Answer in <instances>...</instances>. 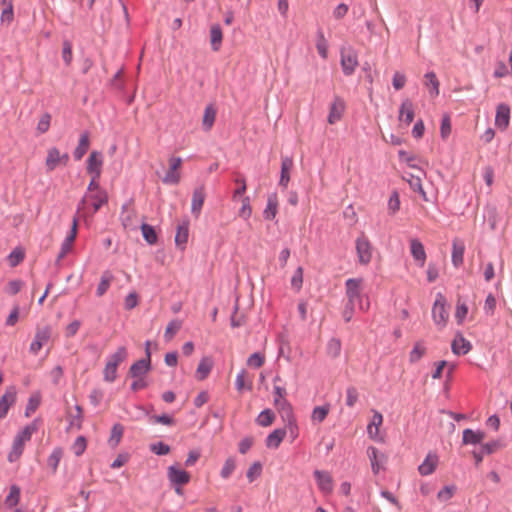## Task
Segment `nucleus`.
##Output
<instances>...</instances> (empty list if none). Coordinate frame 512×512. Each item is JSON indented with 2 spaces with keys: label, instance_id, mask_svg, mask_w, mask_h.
Here are the masks:
<instances>
[{
  "label": "nucleus",
  "instance_id": "1",
  "mask_svg": "<svg viewBox=\"0 0 512 512\" xmlns=\"http://www.w3.org/2000/svg\"><path fill=\"white\" fill-rule=\"evenodd\" d=\"M345 295L347 303L343 311V318L349 322L357 307L360 311L366 312L370 308L369 296L364 293L363 278H349L345 281Z\"/></svg>",
  "mask_w": 512,
  "mask_h": 512
},
{
  "label": "nucleus",
  "instance_id": "2",
  "mask_svg": "<svg viewBox=\"0 0 512 512\" xmlns=\"http://www.w3.org/2000/svg\"><path fill=\"white\" fill-rule=\"evenodd\" d=\"M37 431L35 422L23 428L14 438L12 449L8 455V460L14 462L20 458L26 442L30 441L32 435Z\"/></svg>",
  "mask_w": 512,
  "mask_h": 512
},
{
  "label": "nucleus",
  "instance_id": "3",
  "mask_svg": "<svg viewBox=\"0 0 512 512\" xmlns=\"http://www.w3.org/2000/svg\"><path fill=\"white\" fill-rule=\"evenodd\" d=\"M108 202V195L106 191H96L92 194H85L82 198L79 206H78V213H82L83 216L89 213V210L86 208L87 203H91L92 205V211L91 214L93 215L96 213L103 205L107 204Z\"/></svg>",
  "mask_w": 512,
  "mask_h": 512
},
{
  "label": "nucleus",
  "instance_id": "4",
  "mask_svg": "<svg viewBox=\"0 0 512 512\" xmlns=\"http://www.w3.org/2000/svg\"><path fill=\"white\" fill-rule=\"evenodd\" d=\"M446 306V298L441 293H438L432 307V318L434 323L440 328L445 327L449 319V311Z\"/></svg>",
  "mask_w": 512,
  "mask_h": 512
},
{
  "label": "nucleus",
  "instance_id": "5",
  "mask_svg": "<svg viewBox=\"0 0 512 512\" xmlns=\"http://www.w3.org/2000/svg\"><path fill=\"white\" fill-rule=\"evenodd\" d=\"M169 168L163 177L162 181L164 184L177 185L181 180V166L182 159L180 157L171 156L168 159Z\"/></svg>",
  "mask_w": 512,
  "mask_h": 512
},
{
  "label": "nucleus",
  "instance_id": "6",
  "mask_svg": "<svg viewBox=\"0 0 512 512\" xmlns=\"http://www.w3.org/2000/svg\"><path fill=\"white\" fill-rule=\"evenodd\" d=\"M69 162V155L67 153H61L56 147L48 149L47 156L45 159V166L47 171L51 172L58 166H66Z\"/></svg>",
  "mask_w": 512,
  "mask_h": 512
},
{
  "label": "nucleus",
  "instance_id": "7",
  "mask_svg": "<svg viewBox=\"0 0 512 512\" xmlns=\"http://www.w3.org/2000/svg\"><path fill=\"white\" fill-rule=\"evenodd\" d=\"M358 56L351 49L341 50V67L346 76L352 75L358 67Z\"/></svg>",
  "mask_w": 512,
  "mask_h": 512
},
{
  "label": "nucleus",
  "instance_id": "8",
  "mask_svg": "<svg viewBox=\"0 0 512 512\" xmlns=\"http://www.w3.org/2000/svg\"><path fill=\"white\" fill-rule=\"evenodd\" d=\"M356 252L358 262L361 265H368L372 260V246L370 241L365 237H358L356 240Z\"/></svg>",
  "mask_w": 512,
  "mask_h": 512
},
{
  "label": "nucleus",
  "instance_id": "9",
  "mask_svg": "<svg viewBox=\"0 0 512 512\" xmlns=\"http://www.w3.org/2000/svg\"><path fill=\"white\" fill-rule=\"evenodd\" d=\"M313 474L319 490L325 495L331 494L334 489V482L331 474L322 470H315Z\"/></svg>",
  "mask_w": 512,
  "mask_h": 512
},
{
  "label": "nucleus",
  "instance_id": "10",
  "mask_svg": "<svg viewBox=\"0 0 512 512\" xmlns=\"http://www.w3.org/2000/svg\"><path fill=\"white\" fill-rule=\"evenodd\" d=\"M415 109L413 102L406 98L402 101L399 107L398 121L400 125H405V127L409 126L414 120Z\"/></svg>",
  "mask_w": 512,
  "mask_h": 512
},
{
  "label": "nucleus",
  "instance_id": "11",
  "mask_svg": "<svg viewBox=\"0 0 512 512\" xmlns=\"http://www.w3.org/2000/svg\"><path fill=\"white\" fill-rule=\"evenodd\" d=\"M51 333L52 332L50 327L38 329L35 334V338L30 345V351L33 354H37L42 349V347H44L49 342Z\"/></svg>",
  "mask_w": 512,
  "mask_h": 512
},
{
  "label": "nucleus",
  "instance_id": "12",
  "mask_svg": "<svg viewBox=\"0 0 512 512\" xmlns=\"http://www.w3.org/2000/svg\"><path fill=\"white\" fill-rule=\"evenodd\" d=\"M383 424V416L380 412L374 411L372 419L367 426L368 436L375 441H383V437L380 435V427Z\"/></svg>",
  "mask_w": 512,
  "mask_h": 512
},
{
  "label": "nucleus",
  "instance_id": "13",
  "mask_svg": "<svg viewBox=\"0 0 512 512\" xmlns=\"http://www.w3.org/2000/svg\"><path fill=\"white\" fill-rule=\"evenodd\" d=\"M103 156L99 151H92L87 159V172L95 177L101 176Z\"/></svg>",
  "mask_w": 512,
  "mask_h": 512
},
{
  "label": "nucleus",
  "instance_id": "14",
  "mask_svg": "<svg viewBox=\"0 0 512 512\" xmlns=\"http://www.w3.org/2000/svg\"><path fill=\"white\" fill-rule=\"evenodd\" d=\"M206 198V191L203 185L197 187L193 191L192 200H191V212L192 214L198 218L201 214L202 207L204 205V201Z\"/></svg>",
  "mask_w": 512,
  "mask_h": 512
},
{
  "label": "nucleus",
  "instance_id": "15",
  "mask_svg": "<svg viewBox=\"0 0 512 512\" xmlns=\"http://www.w3.org/2000/svg\"><path fill=\"white\" fill-rule=\"evenodd\" d=\"M17 392L15 387H9L6 389L5 393L0 399V419H3L10 407H12L16 402Z\"/></svg>",
  "mask_w": 512,
  "mask_h": 512
},
{
  "label": "nucleus",
  "instance_id": "16",
  "mask_svg": "<svg viewBox=\"0 0 512 512\" xmlns=\"http://www.w3.org/2000/svg\"><path fill=\"white\" fill-rule=\"evenodd\" d=\"M148 350L149 342L146 344ZM150 370V353L147 351V358L135 362L129 369V375L133 378L143 377Z\"/></svg>",
  "mask_w": 512,
  "mask_h": 512
},
{
  "label": "nucleus",
  "instance_id": "17",
  "mask_svg": "<svg viewBox=\"0 0 512 512\" xmlns=\"http://www.w3.org/2000/svg\"><path fill=\"white\" fill-rule=\"evenodd\" d=\"M345 108V102L341 98L336 97L330 106L327 118L328 123L333 125L339 122L344 114Z\"/></svg>",
  "mask_w": 512,
  "mask_h": 512
},
{
  "label": "nucleus",
  "instance_id": "18",
  "mask_svg": "<svg viewBox=\"0 0 512 512\" xmlns=\"http://www.w3.org/2000/svg\"><path fill=\"white\" fill-rule=\"evenodd\" d=\"M510 108L506 104H499L496 108L495 126L504 131L509 126Z\"/></svg>",
  "mask_w": 512,
  "mask_h": 512
},
{
  "label": "nucleus",
  "instance_id": "19",
  "mask_svg": "<svg viewBox=\"0 0 512 512\" xmlns=\"http://www.w3.org/2000/svg\"><path fill=\"white\" fill-rule=\"evenodd\" d=\"M167 476L170 482L175 485H185L190 481V474L175 466L168 467Z\"/></svg>",
  "mask_w": 512,
  "mask_h": 512
},
{
  "label": "nucleus",
  "instance_id": "20",
  "mask_svg": "<svg viewBox=\"0 0 512 512\" xmlns=\"http://www.w3.org/2000/svg\"><path fill=\"white\" fill-rule=\"evenodd\" d=\"M439 463V458L435 453H428L424 461L418 467L421 475L427 476L432 474Z\"/></svg>",
  "mask_w": 512,
  "mask_h": 512
},
{
  "label": "nucleus",
  "instance_id": "21",
  "mask_svg": "<svg viewBox=\"0 0 512 512\" xmlns=\"http://www.w3.org/2000/svg\"><path fill=\"white\" fill-rule=\"evenodd\" d=\"M213 365H214V363H213V360L211 357H209V356L203 357L200 360L198 367L196 369L195 378L198 381L205 380L209 376V374L213 368Z\"/></svg>",
  "mask_w": 512,
  "mask_h": 512
},
{
  "label": "nucleus",
  "instance_id": "22",
  "mask_svg": "<svg viewBox=\"0 0 512 512\" xmlns=\"http://www.w3.org/2000/svg\"><path fill=\"white\" fill-rule=\"evenodd\" d=\"M367 455L371 463V468L374 474H378L385 462V456L379 454V451L375 447H369L367 449Z\"/></svg>",
  "mask_w": 512,
  "mask_h": 512
},
{
  "label": "nucleus",
  "instance_id": "23",
  "mask_svg": "<svg viewBox=\"0 0 512 512\" xmlns=\"http://www.w3.org/2000/svg\"><path fill=\"white\" fill-rule=\"evenodd\" d=\"M410 250L413 258L423 267L426 261V253L423 244L418 239L410 241Z\"/></svg>",
  "mask_w": 512,
  "mask_h": 512
},
{
  "label": "nucleus",
  "instance_id": "24",
  "mask_svg": "<svg viewBox=\"0 0 512 512\" xmlns=\"http://www.w3.org/2000/svg\"><path fill=\"white\" fill-rule=\"evenodd\" d=\"M278 197L275 193L268 196L267 206L263 211V216L266 220H273L278 212Z\"/></svg>",
  "mask_w": 512,
  "mask_h": 512
},
{
  "label": "nucleus",
  "instance_id": "25",
  "mask_svg": "<svg viewBox=\"0 0 512 512\" xmlns=\"http://www.w3.org/2000/svg\"><path fill=\"white\" fill-rule=\"evenodd\" d=\"M292 167H293L292 158H290L288 156L283 157L282 162H281V176H280L279 184L284 188H287L288 183L290 181V171H291Z\"/></svg>",
  "mask_w": 512,
  "mask_h": 512
},
{
  "label": "nucleus",
  "instance_id": "26",
  "mask_svg": "<svg viewBox=\"0 0 512 512\" xmlns=\"http://www.w3.org/2000/svg\"><path fill=\"white\" fill-rule=\"evenodd\" d=\"M76 235H77V219L74 218L72 227H71V231H70L69 235L66 237V239L64 240V242L62 243L61 251L58 256L59 258L65 257L66 254L71 250V247L76 238Z\"/></svg>",
  "mask_w": 512,
  "mask_h": 512
},
{
  "label": "nucleus",
  "instance_id": "27",
  "mask_svg": "<svg viewBox=\"0 0 512 512\" xmlns=\"http://www.w3.org/2000/svg\"><path fill=\"white\" fill-rule=\"evenodd\" d=\"M485 438V433L482 431H474L472 429H465L463 431L462 442L464 445H475L482 442Z\"/></svg>",
  "mask_w": 512,
  "mask_h": 512
},
{
  "label": "nucleus",
  "instance_id": "28",
  "mask_svg": "<svg viewBox=\"0 0 512 512\" xmlns=\"http://www.w3.org/2000/svg\"><path fill=\"white\" fill-rule=\"evenodd\" d=\"M90 146L89 133L83 132L80 135L79 143L73 152V156L76 160H81L86 154Z\"/></svg>",
  "mask_w": 512,
  "mask_h": 512
},
{
  "label": "nucleus",
  "instance_id": "29",
  "mask_svg": "<svg viewBox=\"0 0 512 512\" xmlns=\"http://www.w3.org/2000/svg\"><path fill=\"white\" fill-rule=\"evenodd\" d=\"M471 349V344L462 335H458L452 342V351L456 355L467 354Z\"/></svg>",
  "mask_w": 512,
  "mask_h": 512
},
{
  "label": "nucleus",
  "instance_id": "30",
  "mask_svg": "<svg viewBox=\"0 0 512 512\" xmlns=\"http://www.w3.org/2000/svg\"><path fill=\"white\" fill-rule=\"evenodd\" d=\"M286 436L285 429H275L266 438V446L268 448L276 449L280 446L281 442Z\"/></svg>",
  "mask_w": 512,
  "mask_h": 512
},
{
  "label": "nucleus",
  "instance_id": "31",
  "mask_svg": "<svg viewBox=\"0 0 512 512\" xmlns=\"http://www.w3.org/2000/svg\"><path fill=\"white\" fill-rule=\"evenodd\" d=\"M425 86L429 89L431 97H437L439 95L440 82L434 72H428L424 75Z\"/></svg>",
  "mask_w": 512,
  "mask_h": 512
},
{
  "label": "nucleus",
  "instance_id": "32",
  "mask_svg": "<svg viewBox=\"0 0 512 512\" xmlns=\"http://www.w3.org/2000/svg\"><path fill=\"white\" fill-rule=\"evenodd\" d=\"M465 246L463 242L454 240L452 244V263L455 267H459L463 263Z\"/></svg>",
  "mask_w": 512,
  "mask_h": 512
},
{
  "label": "nucleus",
  "instance_id": "33",
  "mask_svg": "<svg viewBox=\"0 0 512 512\" xmlns=\"http://www.w3.org/2000/svg\"><path fill=\"white\" fill-rule=\"evenodd\" d=\"M189 236V227L187 223H183L177 227V232L175 235V244L181 250L185 249V246L188 241Z\"/></svg>",
  "mask_w": 512,
  "mask_h": 512
},
{
  "label": "nucleus",
  "instance_id": "34",
  "mask_svg": "<svg viewBox=\"0 0 512 512\" xmlns=\"http://www.w3.org/2000/svg\"><path fill=\"white\" fill-rule=\"evenodd\" d=\"M223 34L221 27L218 24H214L210 28V42L212 49L218 51L221 47Z\"/></svg>",
  "mask_w": 512,
  "mask_h": 512
},
{
  "label": "nucleus",
  "instance_id": "35",
  "mask_svg": "<svg viewBox=\"0 0 512 512\" xmlns=\"http://www.w3.org/2000/svg\"><path fill=\"white\" fill-rule=\"evenodd\" d=\"M216 118V109L212 105H208L203 114L202 125L204 130L209 131L215 122Z\"/></svg>",
  "mask_w": 512,
  "mask_h": 512
},
{
  "label": "nucleus",
  "instance_id": "36",
  "mask_svg": "<svg viewBox=\"0 0 512 512\" xmlns=\"http://www.w3.org/2000/svg\"><path fill=\"white\" fill-rule=\"evenodd\" d=\"M274 405L285 421L287 418L294 416L292 406L286 399H274Z\"/></svg>",
  "mask_w": 512,
  "mask_h": 512
},
{
  "label": "nucleus",
  "instance_id": "37",
  "mask_svg": "<svg viewBox=\"0 0 512 512\" xmlns=\"http://www.w3.org/2000/svg\"><path fill=\"white\" fill-rule=\"evenodd\" d=\"M274 405L285 421L287 418L294 416L292 406L286 399H274Z\"/></svg>",
  "mask_w": 512,
  "mask_h": 512
},
{
  "label": "nucleus",
  "instance_id": "38",
  "mask_svg": "<svg viewBox=\"0 0 512 512\" xmlns=\"http://www.w3.org/2000/svg\"><path fill=\"white\" fill-rule=\"evenodd\" d=\"M274 405L285 421L287 418L294 416L292 406L286 399H274Z\"/></svg>",
  "mask_w": 512,
  "mask_h": 512
},
{
  "label": "nucleus",
  "instance_id": "39",
  "mask_svg": "<svg viewBox=\"0 0 512 512\" xmlns=\"http://www.w3.org/2000/svg\"><path fill=\"white\" fill-rule=\"evenodd\" d=\"M182 327V321L174 319L168 323L164 332L165 341H171Z\"/></svg>",
  "mask_w": 512,
  "mask_h": 512
},
{
  "label": "nucleus",
  "instance_id": "40",
  "mask_svg": "<svg viewBox=\"0 0 512 512\" xmlns=\"http://www.w3.org/2000/svg\"><path fill=\"white\" fill-rule=\"evenodd\" d=\"M20 488L17 485L10 487V492L5 498V505L9 508L15 507L20 501Z\"/></svg>",
  "mask_w": 512,
  "mask_h": 512
},
{
  "label": "nucleus",
  "instance_id": "41",
  "mask_svg": "<svg viewBox=\"0 0 512 512\" xmlns=\"http://www.w3.org/2000/svg\"><path fill=\"white\" fill-rule=\"evenodd\" d=\"M113 281V276L109 272H104L101 276L100 282L96 289L97 296H103L107 290L109 289L111 282Z\"/></svg>",
  "mask_w": 512,
  "mask_h": 512
},
{
  "label": "nucleus",
  "instance_id": "42",
  "mask_svg": "<svg viewBox=\"0 0 512 512\" xmlns=\"http://www.w3.org/2000/svg\"><path fill=\"white\" fill-rule=\"evenodd\" d=\"M329 411L330 406L328 404L323 406H316L312 411L311 420L314 423H321L326 419Z\"/></svg>",
  "mask_w": 512,
  "mask_h": 512
},
{
  "label": "nucleus",
  "instance_id": "43",
  "mask_svg": "<svg viewBox=\"0 0 512 512\" xmlns=\"http://www.w3.org/2000/svg\"><path fill=\"white\" fill-rule=\"evenodd\" d=\"M275 420V414L270 409L263 410L256 418V423L262 427H268L273 424Z\"/></svg>",
  "mask_w": 512,
  "mask_h": 512
},
{
  "label": "nucleus",
  "instance_id": "44",
  "mask_svg": "<svg viewBox=\"0 0 512 512\" xmlns=\"http://www.w3.org/2000/svg\"><path fill=\"white\" fill-rule=\"evenodd\" d=\"M127 358V349L124 346L119 347L115 353L109 356L107 359L108 364H114L115 367L118 366Z\"/></svg>",
  "mask_w": 512,
  "mask_h": 512
},
{
  "label": "nucleus",
  "instance_id": "45",
  "mask_svg": "<svg viewBox=\"0 0 512 512\" xmlns=\"http://www.w3.org/2000/svg\"><path fill=\"white\" fill-rule=\"evenodd\" d=\"M426 353V347L422 342H416L409 353L410 363H417Z\"/></svg>",
  "mask_w": 512,
  "mask_h": 512
},
{
  "label": "nucleus",
  "instance_id": "46",
  "mask_svg": "<svg viewBox=\"0 0 512 512\" xmlns=\"http://www.w3.org/2000/svg\"><path fill=\"white\" fill-rule=\"evenodd\" d=\"M327 355L331 358H337L341 353V342L339 339L332 338L326 345Z\"/></svg>",
  "mask_w": 512,
  "mask_h": 512
},
{
  "label": "nucleus",
  "instance_id": "47",
  "mask_svg": "<svg viewBox=\"0 0 512 512\" xmlns=\"http://www.w3.org/2000/svg\"><path fill=\"white\" fill-rule=\"evenodd\" d=\"M25 258V251L21 247L15 248L8 256V262L11 267H16Z\"/></svg>",
  "mask_w": 512,
  "mask_h": 512
},
{
  "label": "nucleus",
  "instance_id": "48",
  "mask_svg": "<svg viewBox=\"0 0 512 512\" xmlns=\"http://www.w3.org/2000/svg\"><path fill=\"white\" fill-rule=\"evenodd\" d=\"M141 231L143 238L148 244L153 245L157 242V234L152 226L143 223L141 225Z\"/></svg>",
  "mask_w": 512,
  "mask_h": 512
},
{
  "label": "nucleus",
  "instance_id": "49",
  "mask_svg": "<svg viewBox=\"0 0 512 512\" xmlns=\"http://www.w3.org/2000/svg\"><path fill=\"white\" fill-rule=\"evenodd\" d=\"M51 124V115L49 113H44L40 116L37 126H36V132L38 135L46 133Z\"/></svg>",
  "mask_w": 512,
  "mask_h": 512
},
{
  "label": "nucleus",
  "instance_id": "50",
  "mask_svg": "<svg viewBox=\"0 0 512 512\" xmlns=\"http://www.w3.org/2000/svg\"><path fill=\"white\" fill-rule=\"evenodd\" d=\"M123 426L120 425V424H115L111 430V435H110V438H109V444L112 446V447H116L121 438H122V435H123Z\"/></svg>",
  "mask_w": 512,
  "mask_h": 512
},
{
  "label": "nucleus",
  "instance_id": "51",
  "mask_svg": "<svg viewBox=\"0 0 512 512\" xmlns=\"http://www.w3.org/2000/svg\"><path fill=\"white\" fill-rule=\"evenodd\" d=\"M87 447V441L86 438L83 436H79L76 438L74 443L71 446V450L76 456H81Z\"/></svg>",
  "mask_w": 512,
  "mask_h": 512
},
{
  "label": "nucleus",
  "instance_id": "52",
  "mask_svg": "<svg viewBox=\"0 0 512 512\" xmlns=\"http://www.w3.org/2000/svg\"><path fill=\"white\" fill-rule=\"evenodd\" d=\"M62 455H63L62 449L57 448L48 457L47 463H48L49 467L52 468L53 472H55L57 470V467L62 458Z\"/></svg>",
  "mask_w": 512,
  "mask_h": 512
},
{
  "label": "nucleus",
  "instance_id": "53",
  "mask_svg": "<svg viewBox=\"0 0 512 512\" xmlns=\"http://www.w3.org/2000/svg\"><path fill=\"white\" fill-rule=\"evenodd\" d=\"M242 206L239 209L238 215L239 217L243 218L244 220H247L252 215V207L250 205V198L244 197L242 200Z\"/></svg>",
  "mask_w": 512,
  "mask_h": 512
},
{
  "label": "nucleus",
  "instance_id": "54",
  "mask_svg": "<svg viewBox=\"0 0 512 512\" xmlns=\"http://www.w3.org/2000/svg\"><path fill=\"white\" fill-rule=\"evenodd\" d=\"M468 314V306L458 300L455 311V319L458 324H462Z\"/></svg>",
  "mask_w": 512,
  "mask_h": 512
},
{
  "label": "nucleus",
  "instance_id": "55",
  "mask_svg": "<svg viewBox=\"0 0 512 512\" xmlns=\"http://www.w3.org/2000/svg\"><path fill=\"white\" fill-rule=\"evenodd\" d=\"M235 467H236V463L233 458L226 459V461L220 471L221 477L223 479H228L231 476V474L233 473V471L235 470Z\"/></svg>",
  "mask_w": 512,
  "mask_h": 512
},
{
  "label": "nucleus",
  "instance_id": "56",
  "mask_svg": "<svg viewBox=\"0 0 512 512\" xmlns=\"http://www.w3.org/2000/svg\"><path fill=\"white\" fill-rule=\"evenodd\" d=\"M455 491V486H445L438 492L437 498L440 502H447L454 496Z\"/></svg>",
  "mask_w": 512,
  "mask_h": 512
},
{
  "label": "nucleus",
  "instance_id": "57",
  "mask_svg": "<svg viewBox=\"0 0 512 512\" xmlns=\"http://www.w3.org/2000/svg\"><path fill=\"white\" fill-rule=\"evenodd\" d=\"M265 363V356L262 353L256 352L249 356L247 364L250 367L260 368Z\"/></svg>",
  "mask_w": 512,
  "mask_h": 512
},
{
  "label": "nucleus",
  "instance_id": "58",
  "mask_svg": "<svg viewBox=\"0 0 512 512\" xmlns=\"http://www.w3.org/2000/svg\"><path fill=\"white\" fill-rule=\"evenodd\" d=\"M400 209V198L397 191H394L388 201V212L394 215Z\"/></svg>",
  "mask_w": 512,
  "mask_h": 512
},
{
  "label": "nucleus",
  "instance_id": "59",
  "mask_svg": "<svg viewBox=\"0 0 512 512\" xmlns=\"http://www.w3.org/2000/svg\"><path fill=\"white\" fill-rule=\"evenodd\" d=\"M103 378L106 382H114L117 378V367L114 364L106 363L103 370Z\"/></svg>",
  "mask_w": 512,
  "mask_h": 512
},
{
  "label": "nucleus",
  "instance_id": "60",
  "mask_svg": "<svg viewBox=\"0 0 512 512\" xmlns=\"http://www.w3.org/2000/svg\"><path fill=\"white\" fill-rule=\"evenodd\" d=\"M303 284V268L298 267L291 278V286L297 292L300 291Z\"/></svg>",
  "mask_w": 512,
  "mask_h": 512
},
{
  "label": "nucleus",
  "instance_id": "61",
  "mask_svg": "<svg viewBox=\"0 0 512 512\" xmlns=\"http://www.w3.org/2000/svg\"><path fill=\"white\" fill-rule=\"evenodd\" d=\"M286 432L288 431L292 440L298 437V426L294 416L286 419Z\"/></svg>",
  "mask_w": 512,
  "mask_h": 512
},
{
  "label": "nucleus",
  "instance_id": "62",
  "mask_svg": "<svg viewBox=\"0 0 512 512\" xmlns=\"http://www.w3.org/2000/svg\"><path fill=\"white\" fill-rule=\"evenodd\" d=\"M261 471L262 466L259 462H255L254 464H252L246 473L249 482H253L256 478H258L261 474Z\"/></svg>",
  "mask_w": 512,
  "mask_h": 512
},
{
  "label": "nucleus",
  "instance_id": "63",
  "mask_svg": "<svg viewBox=\"0 0 512 512\" xmlns=\"http://www.w3.org/2000/svg\"><path fill=\"white\" fill-rule=\"evenodd\" d=\"M496 298L493 294H488L485 303H484V311L487 315L492 316L496 309Z\"/></svg>",
  "mask_w": 512,
  "mask_h": 512
},
{
  "label": "nucleus",
  "instance_id": "64",
  "mask_svg": "<svg viewBox=\"0 0 512 512\" xmlns=\"http://www.w3.org/2000/svg\"><path fill=\"white\" fill-rule=\"evenodd\" d=\"M23 285V281L19 279L11 280L8 282L5 291L10 295H15L22 289Z\"/></svg>",
  "mask_w": 512,
  "mask_h": 512
}]
</instances>
